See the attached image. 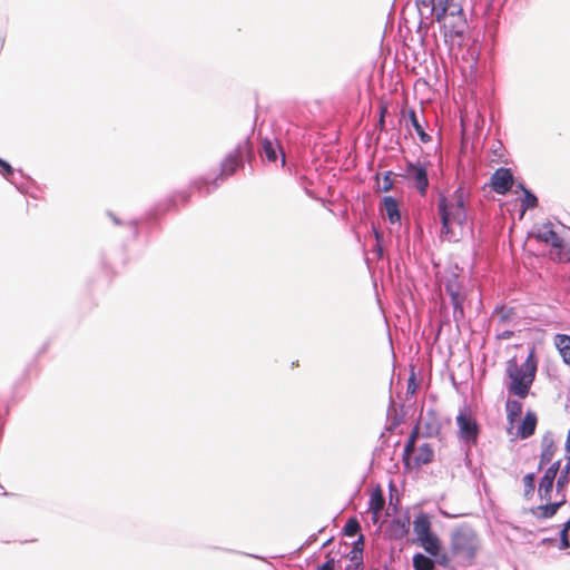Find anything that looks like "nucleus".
Listing matches in <instances>:
<instances>
[{
	"label": "nucleus",
	"instance_id": "23",
	"mask_svg": "<svg viewBox=\"0 0 570 570\" xmlns=\"http://www.w3.org/2000/svg\"><path fill=\"white\" fill-rule=\"evenodd\" d=\"M409 120L411 121L412 126L414 127L420 140L424 144L429 142L431 140V137L424 131L423 126L417 119L416 112L414 109H409L406 111Z\"/></svg>",
	"mask_w": 570,
	"mask_h": 570
},
{
	"label": "nucleus",
	"instance_id": "24",
	"mask_svg": "<svg viewBox=\"0 0 570 570\" xmlns=\"http://www.w3.org/2000/svg\"><path fill=\"white\" fill-rule=\"evenodd\" d=\"M413 568L414 570H434L435 562L422 553H416L413 556Z\"/></svg>",
	"mask_w": 570,
	"mask_h": 570
},
{
	"label": "nucleus",
	"instance_id": "5",
	"mask_svg": "<svg viewBox=\"0 0 570 570\" xmlns=\"http://www.w3.org/2000/svg\"><path fill=\"white\" fill-rule=\"evenodd\" d=\"M406 180L412 181L417 191L425 196L429 187L428 169L422 163H406L404 174L402 175Z\"/></svg>",
	"mask_w": 570,
	"mask_h": 570
},
{
	"label": "nucleus",
	"instance_id": "36",
	"mask_svg": "<svg viewBox=\"0 0 570 570\" xmlns=\"http://www.w3.org/2000/svg\"><path fill=\"white\" fill-rule=\"evenodd\" d=\"M363 549H364V535L360 534L357 540L353 544V549L350 552L356 553L357 556H363Z\"/></svg>",
	"mask_w": 570,
	"mask_h": 570
},
{
	"label": "nucleus",
	"instance_id": "28",
	"mask_svg": "<svg viewBox=\"0 0 570 570\" xmlns=\"http://www.w3.org/2000/svg\"><path fill=\"white\" fill-rule=\"evenodd\" d=\"M520 188L523 190L524 196L522 199L523 212L527 209L535 208L538 206V198L530 190L525 189L523 185H520Z\"/></svg>",
	"mask_w": 570,
	"mask_h": 570
},
{
	"label": "nucleus",
	"instance_id": "8",
	"mask_svg": "<svg viewBox=\"0 0 570 570\" xmlns=\"http://www.w3.org/2000/svg\"><path fill=\"white\" fill-rule=\"evenodd\" d=\"M460 438L468 443L475 444L479 435V425L476 421L466 411H462L456 416Z\"/></svg>",
	"mask_w": 570,
	"mask_h": 570
},
{
	"label": "nucleus",
	"instance_id": "33",
	"mask_svg": "<svg viewBox=\"0 0 570 570\" xmlns=\"http://www.w3.org/2000/svg\"><path fill=\"white\" fill-rule=\"evenodd\" d=\"M570 530V519L563 524V528L560 532V549L566 550L570 548L569 541V532Z\"/></svg>",
	"mask_w": 570,
	"mask_h": 570
},
{
	"label": "nucleus",
	"instance_id": "43",
	"mask_svg": "<svg viewBox=\"0 0 570 570\" xmlns=\"http://www.w3.org/2000/svg\"><path fill=\"white\" fill-rule=\"evenodd\" d=\"M180 198H181V200H183V203H184V204H187V203H188V200H189V195H187V194H185V193H184V194H181V195H180Z\"/></svg>",
	"mask_w": 570,
	"mask_h": 570
},
{
	"label": "nucleus",
	"instance_id": "22",
	"mask_svg": "<svg viewBox=\"0 0 570 570\" xmlns=\"http://www.w3.org/2000/svg\"><path fill=\"white\" fill-rule=\"evenodd\" d=\"M563 502L564 501L537 507L532 510V513L535 514L539 519H549L557 513Z\"/></svg>",
	"mask_w": 570,
	"mask_h": 570
},
{
	"label": "nucleus",
	"instance_id": "21",
	"mask_svg": "<svg viewBox=\"0 0 570 570\" xmlns=\"http://www.w3.org/2000/svg\"><path fill=\"white\" fill-rule=\"evenodd\" d=\"M434 458V451L429 443H423L419 450L417 454L414 458V464L415 466H421L424 464H429L433 461Z\"/></svg>",
	"mask_w": 570,
	"mask_h": 570
},
{
	"label": "nucleus",
	"instance_id": "2",
	"mask_svg": "<svg viewBox=\"0 0 570 570\" xmlns=\"http://www.w3.org/2000/svg\"><path fill=\"white\" fill-rule=\"evenodd\" d=\"M537 373V360L533 351L530 352L527 360L519 364L515 357L507 362L505 375L509 380L507 390L510 395L521 400L527 399Z\"/></svg>",
	"mask_w": 570,
	"mask_h": 570
},
{
	"label": "nucleus",
	"instance_id": "12",
	"mask_svg": "<svg viewBox=\"0 0 570 570\" xmlns=\"http://www.w3.org/2000/svg\"><path fill=\"white\" fill-rule=\"evenodd\" d=\"M381 210L386 215L391 224L400 223L401 214L399 209V203L395 198L386 196L382 200Z\"/></svg>",
	"mask_w": 570,
	"mask_h": 570
},
{
	"label": "nucleus",
	"instance_id": "41",
	"mask_svg": "<svg viewBox=\"0 0 570 570\" xmlns=\"http://www.w3.org/2000/svg\"><path fill=\"white\" fill-rule=\"evenodd\" d=\"M320 570H335V560L333 558H330Z\"/></svg>",
	"mask_w": 570,
	"mask_h": 570
},
{
	"label": "nucleus",
	"instance_id": "26",
	"mask_svg": "<svg viewBox=\"0 0 570 570\" xmlns=\"http://www.w3.org/2000/svg\"><path fill=\"white\" fill-rule=\"evenodd\" d=\"M452 3H454L453 0H417L416 1V4L420 10L422 8H424V9H428L429 11L435 10V9L442 8V7L452 6Z\"/></svg>",
	"mask_w": 570,
	"mask_h": 570
},
{
	"label": "nucleus",
	"instance_id": "9",
	"mask_svg": "<svg viewBox=\"0 0 570 570\" xmlns=\"http://www.w3.org/2000/svg\"><path fill=\"white\" fill-rule=\"evenodd\" d=\"M445 292L451 298V304L453 305V316L455 320L464 317L463 303L465 299L464 294L462 293V287L458 282L456 277H452L445 283Z\"/></svg>",
	"mask_w": 570,
	"mask_h": 570
},
{
	"label": "nucleus",
	"instance_id": "1",
	"mask_svg": "<svg viewBox=\"0 0 570 570\" xmlns=\"http://www.w3.org/2000/svg\"><path fill=\"white\" fill-rule=\"evenodd\" d=\"M468 193L463 187H459L449 196H440L438 202L439 215L441 218V234L448 240L456 236L455 227H462L466 220L465 204Z\"/></svg>",
	"mask_w": 570,
	"mask_h": 570
},
{
	"label": "nucleus",
	"instance_id": "17",
	"mask_svg": "<svg viewBox=\"0 0 570 570\" xmlns=\"http://www.w3.org/2000/svg\"><path fill=\"white\" fill-rule=\"evenodd\" d=\"M553 343L563 362L570 366V335L557 334L553 337Z\"/></svg>",
	"mask_w": 570,
	"mask_h": 570
},
{
	"label": "nucleus",
	"instance_id": "32",
	"mask_svg": "<svg viewBox=\"0 0 570 570\" xmlns=\"http://www.w3.org/2000/svg\"><path fill=\"white\" fill-rule=\"evenodd\" d=\"M392 175H393L392 171H386L381 179L377 177L380 190L389 191L392 189V187H393Z\"/></svg>",
	"mask_w": 570,
	"mask_h": 570
},
{
	"label": "nucleus",
	"instance_id": "29",
	"mask_svg": "<svg viewBox=\"0 0 570 570\" xmlns=\"http://www.w3.org/2000/svg\"><path fill=\"white\" fill-rule=\"evenodd\" d=\"M263 155L267 158L269 161H276L277 160V146L274 145L271 140L264 139L263 141Z\"/></svg>",
	"mask_w": 570,
	"mask_h": 570
},
{
	"label": "nucleus",
	"instance_id": "3",
	"mask_svg": "<svg viewBox=\"0 0 570 570\" xmlns=\"http://www.w3.org/2000/svg\"><path fill=\"white\" fill-rule=\"evenodd\" d=\"M480 549L476 531L469 524H461L451 535V550L454 556L473 560Z\"/></svg>",
	"mask_w": 570,
	"mask_h": 570
},
{
	"label": "nucleus",
	"instance_id": "4",
	"mask_svg": "<svg viewBox=\"0 0 570 570\" xmlns=\"http://www.w3.org/2000/svg\"><path fill=\"white\" fill-rule=\"evenodd\" d=\"M430 13L434 14L435 20L442 24L445 37L453 39L464 33L466 20L459 4L452 3V6L430 10Z\"/></svg>",
	"mask_w": 570,
	"mask_h": 570
},
{
	"label": "nucleus",
	"instance_id": "15",
	"mask_svg": "<svg viewBox=\"0 0 570 570\" xmlns=\"http://www.w3.org/2000/svg\"><path fill=\"white\" fill-rule=\"evenodd\" d=\"M537 415L532 411H528L522 420V423L518 430V435L521 439H528L533 435L537 426Z\"/></svg>",
	"mask_w": 570,
	"mask_h": 570
},
{
	"label": "nucleus",
	"instance_id": "11",
	"mask_svg": "<svg viewBox=\"0 0 570 570\" xmlns=\"http://www.w3.org/2000/svg\"><path fill=\"white\" fill-rule=\"evenodd\" d=\"M513 185V175L509 168H498L491 176L490 186L500 195L507 194Z\"/></svg>",
	"mask_w": 570,
	"mask_h": 570
},
{
	"label": "nucleus",
	"instance_id": "14",
	"mask_svg": "<svg viewBox=\"0 0 570 570\" xmlns=\"http://www.w3.org/2000/svg\"><path fill=\"white\" fill-rule=\"evenodd\" d=\"M413 530L416 534L417 541L423 537L431 534L432 530L430 517L424 512L419 513L413 521Z\"/></svg>",
	"mask_w": 570,
	"mask_h": 570
},
{
	"label": "nucleus",
	"instance_id": "19",
	"mask_svg": "<svg viewBox=\"0 0 570 570\" xmlns=\"http://www.w3.org/2000/svg\"><path fill=\"white\" fill-rule=\"evenodd\" d=\"M385 504V499L383 492L380 488L374 490L371 494L370 499V511L373 514L374 522L377 521V514L383 510Z\"/></svg>",
	"mask_w": 570,
	"mask_h": 570
},
{
	"label": "nucleus",
	"instance_id": "45",
	"mask_svg": "<svg viewBox=\"0 0 570 570\" xmlns=\"http://www.w3.org/2000/svg\"><path fill=\"white\" fill-rule=\"evenodd\" d=\"M441 564H446L448 563V559L444 557L441 561H440Z\"/></svg>",
	"mask_w": 570,
	"mask_h": 570
},
{
	"label": "nucleus",
	"instance_id": "13",
	"mask_svg": "<svg viewBox=\"0 0 570 570\" xmlns=\"http://www.w3.org/2000/svg\"><path fill=\"white\" fill-rule=\"evenodd\" d=\"M410 517L394 519L390 525V535L395 540H401L409 534L410 531Z\"/></svg>",
	"mask_w": 570,
	"mask_h": 570
},
{
	"label": "nucleus",
	"instance_id": "44",
	"mask_svg": "<svg viewBox=\"0 0 570 570\" xmlns=\"http://www.w3.org/2000/svg\"><path fill=\"white\" fill-rule=\"evenodd\" d=\"M566 448H567V451L570 452V431L568 432V435H567Z\"/></svg>",
	"mask_w": 570,
	"mask_h": 570
},
{
	"label": "nucleus",
	"instance_id": "27",
	"mask_svg": "<svg viewBox=\"0 0 570 570\" xmlns=\"http://www.w3.org/2000/svg\"><path fill=\"white\" fill-rule=\"evenodd\" d=\"M523 485L524 492L523 495L525 499H530L535 490V475L534 473H528L523 476Z\"/></svg>",
	"mask_w": 570,
	"mask_h": 570
},
{
	"label": "nucleus",
	"instance_id": "30",
	"mask_svg": "<svg viewBox=\"0 0 570 570\" xmlns=\"http://www.w3.org/2000/svg\"><path fill=\"white\" fill-rule=\"evenodd\" d=\"M360 530L361 525L355 518L348 519L343 529L344 534L347 537H354L360 532Z\"/></svg>",
	"mask_w": 570,
	"mask_h": 570
},
{
	"label": "nucleus",
	"instance_id": "18",
	"mask_svg": "<svg viewBox=\"0 0 570 570\" xmlns=\"http://www.w3.org/2000/svg\"><path fill=\"white\" fill-rule=\"evenodd\" d=\"M557 452V445L552 439L544 438L542 441V451L540 454L539 468L551 462Z\"/></svg>",
	"mask_w": 570,
	"mask_h": 570
},
{
	"label": "nucleus",
	"instance_id": "10",
	"mask_svg": "<svg viewBox=\"0 0 570 570\" xmlns=\"http://www.w3.org/2000/svg\"><path fill=\"white\" fill-rule=\"evenodd\" d=\"M561 461L553 462L546 471L539 482L538 493L541 500L549 501L553 489V483L560 469Z\"/></svg>",
	"mask_w": 570,
	"mask_h": 570
},
{
	"label": "nucleus",
	"instance_id": "25",
	"mask_svg": "<svg viewBox=\"0 0 570 570\" xmlns=\"http://www.w3.org/2000/svg\"><path fill=\"white\" fill-rule=\"evenodd\" d=\"M507 417L513 423L522 413V404L517 400L509 399L505 403Z\"/></svg>",
	"mask_w": 570,
	"mask_h": 570
},
{
	"label": "nucleus",
	"instance_id": "39",
	"mask_svg": "<svg viewBox=\"0 0 570 570\" xmlns=\"http://www.w3.org/2000/svg\"><path fill=\"white\" fill-rule=\"evenodd\" d=\"M420 432H421V421L417 422L414 428L412 429L411 433H410V436L407 440H412L414 442L417 441L419 439V435H420Z\"/></svg>",
	"mask_w": 570,
	"mask_h": 570
},
{
	"label": "nucleus",
	"instance_id": "37",
	"mask_svg": "<svg viewBox=\"0 0 570 570\" xmlns=\"http://www.w3.org/2000/svg\"><path fill=\"white\" fill-rule=\"evenodd\" d=\"M495 315L500 317V320L502 322H505L510 315L512 314V311L511 309H507L505 307H499V308H495Z\"/></svg>",
	"mask_w": 570,
	"mask_h": 570
},
{
	"label": "nucleus",
	"instance_id": "7",
	"mask_svg": "<svg viewBox=\"0 0 570 570\" xmlns=\"http://www.w3.org/2000/svg\"><path fill=\"white\" fill-rule=\"evenodd\" d=\"M535 238L539 242L546 243L556 249V256L553 259L562 261L563 249H564V240L563 238L553 229V226L550 222L542 225L539 232L535 235Z\"/></svg>",
	"mask_w": 570,
	"mask_h": 570
},
{
	"label": "nucleus",
	"instance_id": "31",
	"mask_svg": "<svg viewBox=\"0 0 570 570\" xmlns=\"http://www.w3.org/2000/svg\"><path fill=\"white\" fill-rule=\"evenodd\" d=\"M350 563L346 566L345 570H362L363 564V556H357L356 553L347 554Z\"/></svg>",
	"mask_w": 570,
	"mask_h": 570
},
{
	"label": "nucleus",
	"instance_id": "6",
	"mask_svg": "<svg viewBox=\"0 0 570 570\" xmlns=\"http://www.w3.org/2000/svg\"><path fill=\"white\" fill-rule=\"evenodd\" d=\"M252 155V146L248 139L238 144L237 148L228 155L222 163V176H232L236 169L242 166L243 157Z\"/></svg>",
	"mask_w": 570,
	"mask_h": 570
},
{
	"label": "nucleus",
	"instance_id": "16",
	"mask_svg": "<svg viewBox=\"0 0 570 570\" xmlns=\"http://www.w3.org/2000/svg\"><path fill=\"white\" fill-rule=\"evenodd\" d=\"M424 435L428 438L436 436L441 431V423L434 411H429L422 421Z\"/></svg>",
	"mask_w": 570,
	"mask_h": 570
},
{
	"label": "nucleus",
	"instance_id": "40",
	"mask_svg": "<svg viewBox=\"0 0 570 570\" xmlns=\"http://www.w3.org/2000/svg\"><path fill=\"white\" fill-rule=\"evenodd\" d=\"M416 391V383H415V377L414 375H412L410 379H409V382H407V393L410 394H414Z\"/></svg>",
	"mask_w": 570,
	"mask_h": 570
},
{
	"label": "nucleus",
	"instance_id": "20",
	"mask_svg": "<svg viewBox=\"0 0 570 570\" xmlns=\"http://www.w3.org/2000/svg\"><path fill=\"white\" fill-rule=\"evenodd\" d=\"M420 546L431 556L438 557L440 553V540L433 532L419 540Z\"/></svg>",
	"mask_w": 570,
	"mask_h": 570
},
{
	"label": "nucleus",
	"instance_id": "34",
	"mask_svg": "<svg viewBox=\"0 0 570 570\" xmlns=\"http://www.w3.org/2000/svg\"><path fill=\"white\" fill-rule=\"evenodd\" d=\"M415 443L416 442H414L412 440H407L405 448H404L403 462H404V465L407 468H410V465H411V455L415 451Z\"/></svg>",
	"mask_w": 570,
	"mask_h": 570
},
{
	"label": "nucleus",
	"instance_id": "42",
	"mask_svg": "<svg viewBox=\"0 0 570 570\" xmlns=\"http://www.w3.org/2000/svg\"><path fill=\"white\" fill-rule=\"evenodd\" d=\"M386 112H387V107L384 104H382L380 106V125H381V127L384 126V118H385Z\"/></svg>",
	"mask_w": 570,
	"mask_h": 570
},
{
	"label": "nucleus",
	"instance_id": "38",
	"mask_svg": "<svg viewBox=\"0 0 570 570\" xmlns=\"http://www.w3.org/2000/svg\"><path fill=\"white\" fill-rule=\"evenodd\" d=\"M0 171L4 175V176H10L12 175L13 173V169L12 167L10 166V164H8L7 161L4 160H1L0 159Z\"/></svg>",
	"mask_w": 570,
	"mask_h": 570
},
{
	"label": "nucleus",
	"instance_id": "35",
	"mask_svg": "<svg viewBox=\"0 0 570 570\" xmlns=\"http://www.w3.org/2000/svg\"><path fill=\"white\" fill-rule=\"evenodd\" d=\"M570 465L568 464L564 470L561 471L557 480V490L562 491L569 482Z\"/></svg>",
	"mask_w": 570,
	"mask_h": 570
}]
</instances>
